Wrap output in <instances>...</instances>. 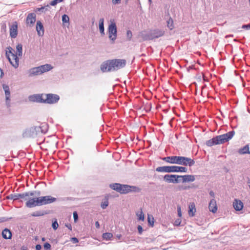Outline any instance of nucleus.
Segmentation results:
<instances>
[{
  "mask_svg": "<svg viewBox=\"0 0 250 250\" xmlns=\"http://www.w3.org/2000/svg\"><path fill=\"white\" fill-rule=\"evenodd\" d=\"M18 23L17 21H14L11 25L9 26L10 36L12 38H16L18 35Z\"/></svg>",
  "mask_w": 250,
  "mask_h": 250,
  "instance_id": "nucleus-10",
  "label": "nucleus"
},
{
  "mask_svg": "<svg viewBox=\"0 0 250 250\" xmlns=\"http://www.w3.org/2000/svg\"><path fill=\"white\" fill-rule=\"evenodd\" d=\"M43 247L45 250H50L51 248V245L49 243H46L44 244Z\"/></svg>",
  "mask_w": 250,
  "mask_h": 250,
  "instance_id": "nucleus-44",
  "label": "nucleus"
},
{
  "mask_svg": "<svg viewBox=\"0 0 250 250\" xmlns=\"http://www.w3.org/2000/svg\"><path fill=\"white\" fill-rule=\"evenodd\" d=\"M39 130L40 128L37 126L31 127L29 130V134L31 136L36 135L37 134V132L38 131H39Z\"/></svg>",
  "mask_w": 250,
  "mask_h": 250,
  "instance_id": "nucleus-28",
  "label": "nucleus"
},
{
  "mask_svg": "<svg viewBox=\"0 0 250 250\" xmlns=\"http://www.w3.org/2000/svg\"><path fill=\"white\" fill-rule=\"evenodd\" d=\"M66 226L70 229L72 230V227L70 224L66 225Z\"/></svg>",
  "mask_w": 250,
  "mask_h": 250,
  "instance_id": "nucleus-53",
  "label": "nucleus"
},
{
  "mask_svg": "<svg viewBox=\"0 0 250 250\" xmlns=\"http://www.w3.org/2000/svg\"><path fill=\"white\" fill-rule=\"evenodd\" d=\"M58 224L57 223V222L56 221H55V222H54L53 223H52V228L55 229L56 230L58 228Z\"/></svg>",
  "mask_w": 250,
  "mask_h": 250,
  "instance_id": "nucleus-43",
  "label": "nucleus"
},
{
  "mask_svg": "<svg viewBox=\"0 0 250 250\" xmlns=\"http://www.w3.org/2000/svg\"><path fill=\"white\" fill-rule=\"evenodd\" d=\"M38 67L39 68L41 74H42L44 72L50 70L53 68L51 65L48 64L42 65L40 66H38Z\"/></svg>",
  "mask_w": 250,
  "mask_h": 250,
  "instance_id": "nucleus-19",
  "label": "nucleus"
},
{
  "mask_svg": "<svg viewBox=\"0 0 250 250\" xmlns=\"http://www.w3.org/2000/svg\"><path fill=\"white\" fill-rule=\"evenodd\" d=\"M112 2L114 4H118L121 2V0H112Z\"/></svg>",
  "mask_w": 250,
  "mask_h": 250,
  "instance_id": "nucleus-49",
  "label": "nucleus"
},
{
  "mask_svg": "<svg viewBox=\"0 0 250 250\" xmlns=\"http://www.w3.org/2000/svg\"><path fill=\"white\" fill-rule=\"evenodd\" d=\"M29 99L33 102L43 103V94L31 95L29 96Z\"/></svg>",
  "mask_w": 250,
  "mask_h": 250,
  "instance_id": "nucleus-14",
  "label": "nucleus"
},
{
  "mask_svg": "<svg viewBox=\"0 0 250 250\" xmlns=\"http://www.w3.org/2000/svg\"><path fill=\"white\" fill-rule=\"evenodd\" d=\"M73 217L74 222H76L78 219V215L76 211L73 212Z\"/></svg>",
  "mask_w": 250,
  "mask_h": 250,
  "instance_id": "nucleus-42",
  "label": "nucleus"
},
{
  "mask_svg": "<svg viewBox=\"0 0 250 250\" xmlns=\"http://www.w3.org/2000/svg\"><path fill=\"white\" fill-rule=\"evenodd\" d=\"M95 225H96V227L97 228H99L100 225H99V223L98 222H96V223H95Z\"/></svg>",
  "mask_w": 250,
  "mask_h": 250,
  "instance_id": "nucleus-54",
  "label": "nucleus"
},
{
  "mask_svg": "<svg viewBox=\"0 0 250 250\" xmlns=\"http://www.w3.org/2000/svg\"><path fill=\"white\" fill-rule=\"evenodd\" d=\"M164 35V32L160 30H154L148 37H143L144 40H152L154 38H158Z\"/></svg>",
  "mask_w": 250,
  "mask_h": 250,
  "instance_id": "nucleus-12",
  "label": "nucleus"
},
{
  "mask_svg": "<svg viewBox=\"0 0 250 250\" xmlns=\"http://www.w3.org/2000/svg\"><path fill=\"white\" fill-rule=\"evenodd\" d=\"M177 212L178 216L181 218L182 217V211H181V208L180 206H178L177 207Z\"/></svg>",
  "mask_w": 250,
  "mask_h": 250,
  "instance_id": "nucleus-40",
  "label": "nucleus"
},
{
  "mask_svg": "<svg viewBox=\"0 0 250 250\" xmlns=\"http://www.w3.org/2000/svg\"><path fill=\"white\" fill-rule=\"evenodd\" d=\"M36 30L39 36H42L44 34V29L42 24L40 21H38L36 25Z\"/></svg>",
  "mask_w": 250,
  "mask_h": 250,
  "instance_id": "nucleus-22",
  "label": "nucleus"
},
{
  "mask_svg": "<svg viewBox=\"0 0 250 250\" xmlns=\"http://www.w3.org/2000/svg\"><path fill=\"white\" fill-rule=\"evenodd\" d=\"M137 229L139 234H142L143 231V228L141 226L139 225L137 227Z\"/></svg>",
  "mask_w": 250,
  "mask_h": 250,
  "instance_id": "nucleus-46",
  "label": "nucleus"
},
{
  "mask_svg": "<svg viewBox=\"0 0 250 250\" xmlns=\"http://www.w3.org/2000/svg\"><path fill=\"white\" fill-rule=\"evenodd\" d=\"M181 223V219L180 218L177 219L175 220V221L174 222V225L178 226L180 225Z\"/></svg>",
  "mask_w": 250,
  "mask_h": 250,
  "instance_id": "nucleus-39",
  "label": "nucleus"
},
{
  "mask_svg": "<svg viewBox=\"0 0 250 250\" xmlns=\"http://www.w3.org/2000/svg\"><path fill=\"white\" fill-rule=\"evenodd\" d=\"M147 220L148 223L151 226H153L154 224V218L152 215H148Z\"/></svg>",
  "mask_w": 250,
  "mask_h": 250,
  "instance_id": "nucleus-35",
  "label": "nucleus"
},
{
  "mask_svg": "<svg viewBox=\"0 0 250 250\" xmlns=\"http://www.w3.org/2000/svg\"><path fill=\"white\" fill-rule=\"evenodd\" d=\"M69 18L66 15H63L62 16V21L63 22H67L69 21Z\"/></svg>",
  "mask_w": 250,
  "mask_h": 250,
  "instance_id": "nucleus-36",
  "label": "nucleus"
},
{
  "mask_svg": "<svg viewBox=\"0 0 250 250\" xmlns=\"http://www.w3.org/2000/svg\"><path fill=\"white\" fill-rule=\"evenodd\" d=\"M121 236V235H120L119 236H118V237L119 238V239H120V238Z\"/></svg>",
  "mask_w": 250,
  "mask_h": 250,
  "instance_id": "nucleus-57",
  "label": "nucleus"
},
{
  "mask_svg": "<svg viewBox=\"0 0 250 250\" xmlns=\"http://www.w3.org/2000/svg\"><path fill=\"white\" fill-rule=\"evenodd\" d=\"M45 214V213L44 211H42V210H38V211H36L33 212L31 214V215L32 216H34V217H38V216H43Z\"/></svg>",
  "mask_w": 250,
  "mask_h": 250,
  "instance_id": "nucleus-30",
  "label": "nucleus"
},
{
  "mask_svg": "<svg viewBox=\"0 0 250 250\" xmlns=\"http://www.w3.org/2000/svg\"><path fill=\"white\" fill-rule=\"evenodd\" d=\"M249 1H250V0H249Z\"/></svg>",
  "mask_w": 250,
  "mask_h": 250,
  "instance_id": "nucleus-59",
  "label": "nucleus"
},
{
  "mask_svg": "<svg viewBox=\"0 0 250 250\" xmlns=\"http://www.w3.org/2000/svg\"><path fill=\"white\" fill-rule=\"evenodd\" d=\"M42 249L41 245L38 244L36 246V250H41Z\"/></svg>",
  "mask_w": 250,
  "mask_h": 250,
  "instance_id": "nucleus-48",
  "label": "nucleus"
},
{
  "mask_svg": "<svg viewBox=\"0 0 250 250\" xmlns=\"http://www.w3.org/2000/svg\"><path fill=\"white\" fill-rule=\"evenodd\" d=\"M248 184H249V188H250V181L248 183Z\"/></svg>",
  "mask_w": 250,
  "mask_h": 250,
  "instance_id": "nucleus-56",
  "label": "nucleus"
},
{
  "mask_svg": "<svg viewBox=\"0 0 250 250\" xmlns=\"http://www.w3.org/2000/svg\"><path fill=\"white\" fill-rule=\"evenodd\" d=\"M196 209L195 205L194 203H190L188 206V214L190 216L193 217L195 215Z\"/></svg>",
  "mask_w": 250,
  "mask_h": 250,
  "instance_id": "nucleus-21",
  "label": "nucleus"
},
{
  "mask_svg": "<svg viewBox=\"0 0 250 250\" xmlns=\"http://www.w3.org/2000/svg\"><path fill=\"white\" fill-rule=\"evenodd\" d=\"M156 170L159 172H173V166L159 167L156 168Z\"/></svg>",
  "mask_w": 250,
  "mask_h": 250,
  "instance_id": "nucleus-15",
  "label": "nucleus"
},
{
  "mask_svg": "<svg viewBox=\"0 0 250 250\" xmlns=\"http://www.w3.org/2000/svg\"><path fill=\"white\" fill-rule=\"evenodd\" d=\"M43 103L54 104L57 103L60 97L58 95L54 94H43Z\"/></svg>",
  "mask_w": 250,
  "mask_h": 250,
  "instance_id": "nucleus-6",
  "label": "nucleus"
},
{
  "mask_svg": "<svg viewBox=\"0 0 250 250\" xmlns=\"http://www.w3.org/2000/svg\"><path fill=\"white\" fill-rule=\"evenodd\" d=\"M45 238H42V241H45Z\"/></svg>",
  "mask_w": 250,
  "mask_h": 250,
  "instance_id": "nucleus-55",
  "label": "nucleus"
},
{
  "mask_svg": "<svg viewBox=\"0 0 250 250\" xmlns=\"http://www.w3.org/2000/svg\"><path fill=\"white\" fill-rule=\"evenodd\" d=\"M4 92H5V96H6V101L9 100V98L10 96V92L9 89L7 91H5Z\"/></svg>",
  "mask_w": 250,
  "mask_h": 250,
  "instance_id": "nucleus-38",
  "label": "nucleus"
},
{
  "mask_svg": "<svg viewBox=\"0 0 250 250\" xmlns=\"http://www.w3.org/2000/svg\"><path fill=\"white\" fill-rule=\"evenodd\" d=\"M194 164L195 162L192 159L184 156H178V165L191 167Z\"/></svg>",
  "mask_w": 250,
  "mask_h": 250,
  "instance_id": "nucleus-7",
  "label": "nucleus"
},
{
  "mask_svg": "<svg viewBox=\"0 0 250 250\" xmlns=\"http://www.w3.org/2000/svg\"><path fill=\"white\" fill-rule=\"evenodd\" d=\"M180 178H183V182H193L195 180V178L194 176L191 175H186L183 176H180Z\"/></svg>",
  "mask_w": 250,
  "mask_h": 250,
  "instance_id": "nucleus-23",
  "label": "nucleus"
},
{
  "mask_svg": "<svg viewBox=\"0 0 250 250\" xmlns=\"http://www.w3.org/2000/svg\"><path fill=\"white\" fill-rule=\"evenodd\" d=\"M209 195L213 198L214 197V193L212 191L209 192Z\"/></svg>",
  "mask_w": 250,
  "mask_h": 250,
  "instance_id": "nucleus-52",
  "label": "nucleus"
},
{
  "mask_svg": "<svg viewBox=\"0 0 250 250\" xmlns=\"http://www.w3.org/2000/svg\"><path fill=\"white\" fill-rule=\"evenodd\" d=\"M63 0H53L50 2V4L52 6L56 5L58 3L62 1Z\"/></svg>",
  "mask_w": 250,
  "mask_h": 250,
  "instance_id": "nucleus-37",
  "label": "nucleus"
},
{
  "mask_svg": "<svg viewBox=\"0 0 250 250\" xmlns=\"http://www.w3.org/2000/svg\"><path fill=\"white\" fill-rule=\"evenodd\" d=\"M242 27L243 28H247V29H248V28H250V23L249 24H247V25H243Z\"/></svg>",
  "mask_w": 250,
  "mask_h": 250,
  "instance_id": "nucleus-50",
  "label": "nucleus"
},
{
  "mask_svg": "<svg viewBox=\"0 0 250 250\" xmlns=\"http://www.w3.org/2000/svg\"><path fill=\"white\" fill-rule=\"evenodd\" d=\"M136 215H137L139 220L142 221L144 220V215L142 209L140 211L136 213Z\"/></svg>",
  "mask_w": 250,
  "mask_h": 250,
  "instance_id": "nucleus-33",
  "label": "nucleus"
},
{
  "mask_svg": "<svg viewBox=\"0 0 250 250\" xmlns=\"http://www.w3.org/2000/svg\"><path fill=\"white\" fill-rule=\"evenodd\" d=\"M28 75L29 77H32L34 76H37L41 75L40 71L38 67H34L28 71Z\"/></svg>",
  "mask_w": 250,
  "mask_h": 250,
  "instance_id": "nucleus-20",
  "label": "nucleus"
},
{
  "mask_svg": "<svg viewBox=\"0 0 250 250\" xmlns=\"http://www.w3.org/2000/svg\"><path fill=\"white\" fill-rule=\"evenodd\" d=\"M208 208L210 211L216 213L217 210V206L216 200L213 198L211 199L209 203Z\"/></svg>",
  "mask_w": 250,
  "mask_h": 250,
  "instance_id": "nucleus-18",
  "label": "nucleus"
},
{
  "mask_svg": "<svg viewBox=\"0 0 250 250\" xmlns=\"http://www.w3.org/2000/svg\"><path fill=\"white\" fill-rule=\"evenodd\" d=\"M70 240L74 244L78 243L79 242L78 239L76 237H72Z\"/></svg>",
  "mask_w": 250,
  "mask_h": 250,
  "instance_id": "nucleus-45",
  "label": "nucleus"
},
{
  "mask_svg": "<svg viewBox=\"0 0 250 250\" xmlns=\"http://www.w3.org/2000/svg\"><path fill=\"white\" fill-rule=\"evenodd\" d=\"M187 170V169L185 167L173 166V172H186Z\"/></svg>",
  "mask_w": 250,
  "mask_h": 250,
  "instance_id": "nucleus-26",
  "label": "nucleus"
},
{
  "mask_svg": "<svg viewBox=\"0 0 250 250\" xmlns=\"http://www.w3.org/2000/svg\"><path fill=\"white\" fill-rule=\"evenodd\" d=\"M104 19L103 18L99 20V30L101 34H104Z\"/></svg>",
  "mask_w": 250,
  "mask_h": 250,
  "instance_id": "nucleus-29",
  "label": "nucleus"
},
{
  "mask_svg": "<svg viewBox=\"0 0 250 250\" xmlns=\"http://www.w3.org/2000/svg\"><path fill=\"white\" fill-rule=\"evenodd\" d=\"M235 134V131L232 130L226 134L217 136L211 139L206 142V145L208 146L224 144L232 139Z\"/></svg>",
  "mask_w": 250,
  "mask_h": 250,
  "instance_id": "nucleus-3",
  "label": "nucleus"
},
{
  "mask_svg": "<svg viewBox=\"0 0 250 250\" xmlns=\"http://www.w3.org/2000/svg\"><path fill=\"white\" fill-rule=\"evenodd\" d=\"M0 77L1 78H2L3 77V76H4V72H3V70L1 69H0Z\"/></svg>",
  "mask_w": 250,
  "mask_h": 250,
  "instance_id": "nucleus-51",
  "label": "nucleus"
},
{
  "mask_svg": "<svg viewBox=\"0 0 250 250\" xmlns=\"http://www.w3.org/2000/svg\"><path fill=\"white\" fill-rule=\"evenodd\" d=\"M162 160L168 163L177 164L178 160V156H171L166 157L162 158Z\"/></svg>",
  "mask_w": 250,
  "mask_h": 250,
  "instance_id": "nucleus-16",
  "label": "nucleus"
},
{
  "mask_svg": "<svg viewBox=\"0 0 250 250\" xmlns=\"http://www.w3.org/2000/svg\"><path fill=\"white\" fill-rule=\"evenodd\" d=\"M44 7H42L41 8V9H44Z\"/></svg>",
  "mask_w": 250,
  "mask_h": 250,
  "instance_id": "nucleus-58",
  "label": "nucleus"
},
{
  "mask_svg": "<svg viewBox=\"0 0 250 250\" xmlns=\"http://www.w3.org/2000/svg\"><path fill=\"white\" fill-rule=\"evenodd\" d=\"M41 192L39 191H33L25 192L24 200L25 206L32 208L40 206L39 195Z\"/></svg>",
  "mask_w": 250,
  "mask_h": 250,
  "instance_id": "nucleus-4",
  "label": "nucleus"
},
{
  "mask_svg": "<svg viewBox=\"0 0 250 250\" xmlns=\"http://www.w3.org/2000/svg\"><path fill=\"white\" fill-rule=\"evenodd\" d=\"M25 195V192L22 193V194H15V195H12V198L14 200H18L20 199H22L21 200V202H22V201H24V200Z\"/></svg>",
  "mask_w": 250,
  "mask_h": 250,
  "instance_id": "nucleus-27",
  "label": "nucleus"
},
{
  "mask_svg": "<svg viewBox=\"0 0 250 250\" xmlns=\"http://www.w3.org/2000/svg\"><path fill=\"white\" fill-rule=\"evenodd\" d=\"M108 205V201L107 199H105L101 203V208L103 209H105Z\"/></svg>",
  "mask_w": 250,
  "mask_h": 250,
  "instance_id": "nucleus-34",
  "label": "nucleus"
},
{
  "mask_svg": "<svg viewBox=\"0 0 250 250\" xmlns=\"http://www.w3.org/2000/svg\"><path fill=\"white\" fill-rule=\"evenodd\" d=\"M40 206L49 204L57 201V198L51 196H39Z\"/></svg>",
  "mask_w": 250,
  "mask_h": 250,
  "instance_id": "nucleus-8",
  "label": "nucleus"
},
{
  "mask_svg": "<svg viewBox=\"0 0 250 250\" xmlns=\"http://www.w3.org/2000/svg\"><path fill=\"white\" fill-rule=\"evenodd\" d=\"M233 206L236 210L240 211L243 209L244 204L241 200L235 199L233 202Z\"/></svg>",
  "mask_w": 250,
  "mask_h": 250,
  "instance_id": "nucleus-17",
  "label": "nucleus"
},
{
  "mask_svg": "<svg viewBox=\"0 0 250 250\" xmlns=\"http://www.w3.org/2000/svg\"><path fill=\"white\" fill-rule=\"evenodd\" d=\"M110 187L121 194H126L130 192H139L141 190L137 187L122 185L119 183L111 184Z\"/></svg>",
  "mask_w": 250,
  "mask_h": 250,
  "instance_id": "nucleus-5",
  "label": "nucleus"
},
{
  "mask_svg": "<svg viewBox=\"0 0 250 250\" xmlns=\"http://www.w3.org/2000/svg\"><path fill=\"white\" fill-rule=\"evenodd\" d=\"M179 178L180 176L179 175L167 174L164 176V180L169 183H178Z\"/></svg>",
  "mask_w": 250,
  "mask_h": 250,
  "instance_id": "nucleus-11",
  "label": "nucleus"
},
{
  "mask_svg": "<svg viewBox=\"0 0 250 250\" xmlns=\"http://www.w3.org/2000/svg\"><path fill=\"white\" fill-rule=\"evenodd\" d=\"M126 63L125 59L110 60L103 62L100 68L103 72L114 71L124 67Z\"/></svg>",
  "mask_w": 250,
  "mask_h": 250,
  "instance_id": "nucleus-2",
  "label": "nucleus"
},
{
  "mask_svg": "<svg viewBox=\"0 0 250 250\" xmlns=\"http://www.w3.org/2000/svg\"><path fill=\"white\" fill-rule=\"evenodd\" d=\"M103 238L106 240H109L113 237V234L111 233L106 232L103 233L102 235Z\"/></svg>",
  "mask_w": 250,
  "mask_h": 250,
  "instance_id": "nucleus-31",
  "label": "nucleus"
},
{
  "mask_svg": "<svg viewBox=\"0 0 250 250\" xmlns=\"http://www.w3.org/2000/svg\"><path fill=\"white\" fill-rule=\"evenodd\" d=\"M167 24L169 29L172 30L174 28L173 21L171 18H169L167 21Z\"/></svg>",
  "mask_w": 250,
  "mask_h": 250,
  "instance_id": "nucleus-32",
  "label": "nucleus"
},
{
  "mask_svg": "<svg viewBox=\"0 0 250 250\" xmlns=\"http://www.w3.org/2000/svg\"><path fill=\"white\" fill-rule=\"evenodd\" d=\"M2 236L4 239H10L12 237V233L10 230L5 229L2 232Z\"/></svg>",
  "mask_w": 250,
  "mask_h": 250,
  "instance_id": "nucleus-25",
  "label": "nucleus"
},
{
  "mask_svg": "<svg viewBox=\"0 0 250 250\" xmlns=\"http://www.w3.org/2000/svg\"><path fill=\"white\" fill-rule=\"evenodd\" d=\"M109 38L114 41L117 38V27L115 23L112 22L108 26Z\"/></svg>",
  "mask_w": 250,
  "mask_h": 250,
  "instance_id": "nucleus-9",
  "label": "nucleus"
},
{
  "mask_svg": "<svg viewBox=\"0 0 250 250\" xmlns=\"http://www.w3.org/2000/svg\"><path fill=\"white\" fill-rule=\"evenodd\" d=\"M3 88L4 91L9 89V86L6 84H3Z\"/></svg>",
  "mask_w": 250,
  "mask_h": 250,
  "instance_id": "nucleus-47",
  "label": "nucleus"
},
{
  "mask_svg": "<svg viewBox=\"0 0 250 250\" xmlns=\"http://www.w3.org/2000/svg\"><path fill=\"white\" fill-rule=\"evenodd\" d=\"M238 152L240 154H250V147L249 145H247L244 147L239 149Z\"/></svg>",
  "mask_w": 250,
  "mask_h": 250,
  "instance_id": "nucleus-24",
  "label": "nucleus"
},
{
  "mask_svg": "<svg viewBox=\"0 0 250 250\" xmlns=\"http://www.w3.org/2000/svg\"><path fill=\"white\" fill-rule=\"evenodd\" d=\"M36 20V14L34 13L29 14L26 19V23L27 26H32Z\"/></svg>",
  "mask_w": 250,
  "mask_h": 250,
  "instance_id": "nucleus-13",
  "label": "nucleus"
},
{
  "mask_svg": "<svg viewBox=\"0 0 250 250\" xmlns=\"http://www.w3.org/2000/svg\"><path fill=\"white\" fill-rule=\"evenodd\" d=\"M132 32L130 30L127 31L126 36L129 40H130L132 38Z\"/></svg>",
  "mask_w": 250,
  "mask_h": 250,
  "instance_id": "nucleus-41",
  "label": "nucleus"
},
{
  "mask_svg": "<svg viewBox=\"0 0 250 250\" xmlns=\"http://www.w3.org/2000/svg\"><path fill=\"white\" fill-rule=\"evenodd\" d=\"M16 53L15 51L11 47L6 48V56L10 63L15 68L19 65V57L22 55V46L21 44H18L16 46Z\"/></svg>",
  "mask_w": 250,
  "mask_h": 250,
  "instance_id": "nucleus-1",
  "label": "nucleus"
}]
</instances>
